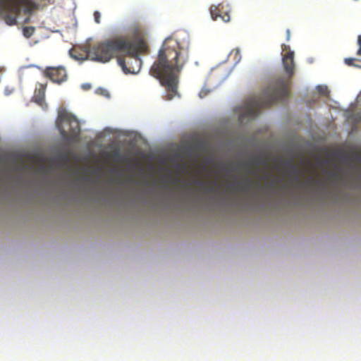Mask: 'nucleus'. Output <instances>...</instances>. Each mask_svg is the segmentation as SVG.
Here are the masks:
<instances>
[{
	"instance_id": "nucleus-1",
	"label": "nucleus",
	"mask_w": 361,
	"mask_h": 361,
	"mask_svg": "<svg viewBox=\"0 0 361 361\" xmlns=\"http://www.w3.org/2000/svg\"><path fill=\"white\" fill-rule=\"evenodd\" d=\"M189 42L173 37L166 38L159 51L157 59L149 73L157 78L167 91L166 99L177 94L178 75L188 59Z\"/></svg>"
},
{
	"instance_id": "nucleus-2",
	"label": "nucleus",
	"mask_w": 361,
	"mask_h": 361,
	"mask_svg": "<svg viewBox=\"0 0 361 361\" xmlns=\"http://www.w3.org/2000/svg\"><path fill=\"white\" fill-rule=\"evenodd\" d=\"M288 82L283 78L276 79L259 96H255L247 101L246 110L240 118L253 119L262 109L269 107L276 102L288 97Z\"/></svg>"
},
{
	"instance_id": "nucleus-3",
	"label": "nucleus",
	"mask_w": 361,
	"mask_h": 361,
	"mask_svg": "<svg viewBox=\"0 0 361 361\" xmlns=\"http://www.w3.org/2000/svg\"><path fill=\"white\" fill-rule=\"evenodd\" d=\"M130 39L125 37H116L104 39L94 44L89 49V57L102 63L109 62L122 54L123 50L130 48Z\"/></svg>"
},
{
	"instance_id": "nucleus-4",
	"label": "nucleus",
	"mask_w": 361,
	"mask_h": 361,
	"mask_svg": "<svg viewBox=\"0 0 361 361\" xmlns=\"http://www.w3.org/2000/svg\"><path fill=\"white\" fill-rule=\"evenodd\" d=\"M130 48L122 51V54L118 57V64L126 74L137 73L142 66L140 57V51L145 49L146 46L143 42L137 44L130 40Z\"/></svg>"
},
{
	"instance_id": "nucleus-5",
	"label": "nucleus",
	"mask_w": 361,
	"mask_h": 361,
	"mask_svg": "<svg viewBox=\"0 0 361 361\" xmlns=\"http://www.w3.org/2000/svg\"><path fill=\"white\" fill-rule=\"evenodd\" d=\"M56 126L62 138L67 142L77 141L80 133V127L77 118L66 111L59 113Z\"/></svg>"
},
{
	"instance_id": "nucleus-6",
	"label": "nucleus",
	"mask_w": 361,
	"mask_h": 361,
	"mask_svg": "<svg viewBox=\"0 0 361 361\" xmlns=\"http://www.w3.org/2000/svg\"><path fill=\"white\" fill-rule=\"evenodd\" d=\"M29 12L35 8L30 0H0V9L3 10V16L8 25L16 22V17L21 8Z\"/></svg>"
},
{
	"instance_id": "nucleus-7",
	"label": "nucleus",
	"mask_w": 361,
	"mask_h": 361,
	"mask_svg": "<svg viewBox=\"0 0 361 361\" xmlns=\"http://www.w3.org/2000/svg\"><path fill=\"white\" fill-rule=\"evenodd\" d=\"M44 75L52 82L60 84L67 79L66 71L63 67H47L44 71Z\"/></svg>"
},
{
	"instance_id": "nucleus-8",
	"label": "nucleus",
	"mask_w": 361,
	"mask_h": 361,
	"mask_svg": "<svg viewBox=\"0 0 361 361\" xmlns=\"http://www.w3.org/2000/svg\"><path fill=\"white\" fill-rule=\"evenodd\" d=\"M210 14L214 20L220 18L224 22H228L230 20L229 10L225 8L222 4L217 6H212L210 8Z\"/></svg>"
},
{
	"instance_id": "nucleus-9",
	"label": "nucleus",
	"mask_w": 361,
	"mask_h": 361,
	"mask_svg": "<svg viewBox=\"0 0 361 361\" xmlns=\"http://www.w3.org/2000/svg\"><path fill=\"white\" fill-rule=\"evenodd\" d=\"M283 64L286 73L289 76H292L294 73V52L288 51L283 56Z\"/></svg>"
},
{
	"instance_id": "nucleus-10",
	"label": "nucleus",
	"mask_w": 361,
	"mask_h": 361,
	"mask_svg": "<svg viewBox=\"0 0 361 361\" xmlns=\"http://www.w3.org/2000/svg\"><path fill=\"white\" fill-rule=\"evenodd\" d=\"M262 163V160L260 157H254L245 163L243 166L250 173H256L255 167L260 165Z\"/></svg>"
},
{
	"instance_id": "nucleus-11",
	"label": "nucleus",
	"mask_w": 361,
	"mask_h": 361,
	"mask_svg": "<svg viewBox=\"0 0 361 361\" xmlns=\"http://www.w3.org/2000/svg\"><path fill=\"white\" fill-rule=\"evenodd\" d=\"M70 55L75 59L84 60L89 56V49L87 51H82V53H79L77 49H72L70 51Z\"/></svg>"
},
{
	"instance_id": "nucleus-12",
	"label": "nucleus",
	"mask_w": 361,
	"mask_h": 361,
	"mask_svg": "<svg viewBox=\"0 0 361 361\" xmlns=\"http://www.w3.org/2000/svg\"><path fill=\"white\" fill-rule=\"evenodd\" d=\"M35 32V28L33 27H25L23 30V35L28 38L31 37Z\"/></svg>"
},
{
	"instance_id": "nucleus-13",
	"label": "nucleus",
	"mask_w": 361,
	"mask_h": 361,
	"mask_svg": "<svg viewBox=\"0 0 361 361\" xmlns=\"http://www.w3.org/2000/svg\"><path fill=\"white\" fill-rule=\"evenodd\" d=\"M361 61L360 59H355V58H345L344 59V62L346 65H348L349 66L358 67L359 66L358 65L354 63V61Z\"/></svg>"
},
{
	"instance_id": "nucleus-14",
	"label": "nucleus",
	"mask_w": 361,
	"mask_h": 361,
	"mask_svg": "<svg viewBox=\"0 0 361 361\" xmlns=\"http://www.w3.org/2000/svg\"><path fill=\"white\" fill-rule=\"evenodd\" d=\"M44 92H42V94L38 97L35 96V102L39 104V105H42V102H44Z\"/></svg>"
},
{
	"instance_id": "nucleus-15",
	"label": "nucleus",
	"mask_w": 361,
	"mask_h": 361,
	"mask_svg": "<svg viewBox=\"0 0 361 361\" xmlns=\"http://www.w3.org/2000/svg\"><path fill=\"white\" fill-rule=\"evenodd\" d=\"M101 14L99 11L94 12V19L96 23H100Z\"/></svg>"
},
{
	"instance_id": "nucleus-16",
	"label": "nucleus",
	"mask_w": 361,
	"mask_h": 361,
	"mask_svg": "<svg viewBox=\"0 0 361 361\" xmlns=\"http://www.w3.org/2000/svg\"><path fill=\"white\" fill-rule=\"evenodd\" d=\"M357 43L359 45V49L357 51V54L358 56H361V35L358 37Z\"/></svg>"
},
{
	"instance_id": "nucleus-17",
	"label": "nucleus",
	"mask_w": 361,
	"mask_h": 361,
	"mask_svg": "<svg viewBox=\"0 0 361 361\" xmlns=\"http://www.w3.org/2000/svg\"><path fill=\"white\" fill-rule=\"evenodd\" d=\"M197 183L198 185H200L202 188H204L206 186V185H207L206 183L202 182V181H197Z\"/></svg>"
},
{
	"instance_id": "nucleus-18",
	"label": "nucleus",
	"mask_w": 361,
	"mask_h": 361,
	"mask_svg": "<svg viewBox=\"0 0 361 361\" xmlns=\"http://www.w3.org/2000/svg\"><path fill=\"white\" fill-rule=\"evenodd\" d=\"M286 34H287V39H288L290 37V30H287Z\"/></svg>"
},
{
	"instance_id": "nucleus-19",
	"label": "nucleus",
	"mask_w": 361,
	"mask_h": 361,
	"mask_svg": "<svg viewBox=\"0 0 361 361\" xmlns=\"http://www.w3.org/2000/svg\"><path fill=\"white\" fill-rule=\"evenodd\" d=\"M295 172H296V173L298 175V169L296 168H295Z\"/></svg>"
},
{
	"instance_id": "nucleus-20",
	"label": "nucleus",
	"mask_w": 361,
	"mask_h": 361,
	"mask_svg": "<svg viewBox=\"0 0 361 361\" xmlns=\"http://www.w3.org/2000/svg\"><path fill=\"white\" fill-rule=\"evenodd\" d=\"M28 21H29V18H27V19L25 20V23H27Z\"/></svg>"
}]
</instances>
